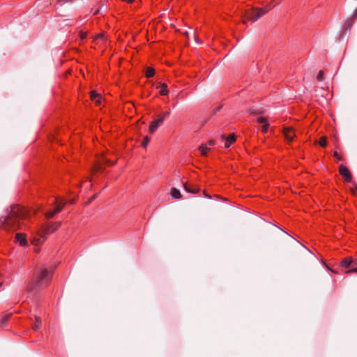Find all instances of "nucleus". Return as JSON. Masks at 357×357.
Here are the masks:
<instances>
[{"mask_svg":"<svg viewBox=\"0 0 357 357\" xmlns=\"http://www.w3.org/2000/svg\"><path fill=\"white\" fill-rule=\"evenodd\" d=\"M353 263H354V261L351 258H344L340 262V265L342 267L347 268H349L352 265Z\"/></svg>","mask_w":357,"mask_h":357,"instance_id":"13","label":"nucleus"},{"mask_svg":"<svg viewBox=\"0 0 357 357\" xmlns=\"http://www.w3.org/2000/svg\"><path fill=\"white\" fill-rule=\"evenodd\" d=\"M333 156L339 161L343 160V158L337 151L333 153Z\"/></svg>","mask_w":357,"mask_h":357,"instance_id":"25","label":"nucleus"},{"mask_svg":"<svg viewBox=\"0 0 357 357\" xmlns=\"http://www.w3.org/2000/svg\"><path fill=\"white\" fill-rule=\"evenodd\" d=\"M354 20H355L354 19V17H351L350 18H349L343 26V31L345 32L349 31L353 25Z\"/></svg>","mask_w":357,"mask_h":357,"instance_id":"12","label":"nucleus"},{"mask_svg":"<svg viewBox=\"0 0 357 357\" xmlns=\"http://www.w3.org/2000/svg\"><path fill=\"white\" fill-rule=\"evenodd\" d=\"M98 197V194H95L91 198V199L89 200V202H91V201H93V199H96Z\"/></svg>","mask_w":357,"mask_h":357,"instance_id":"31","label":"nucleus"},{"mask_svg":"<svg viewBox=\"0 0 357 357\" xmlns=\"http://www.w3.org/2000/svg\"><path fill=\"white\" fill-rule=\"evenodd\" d=\"M91 97L92 100H93L96 102H99V100H96V98H98V99H100V97H99L98 94H97L96 92L93 91L91 93Z\"/></svg>","mask_w":357,"mask_h":357,"instance_id":"23","label":"nucleus"},{"mask_svg":"<svg viewBox=\"0 0 357 357\" xmlns=\"http://www.w3.org/2000/svg\"><path fill=\"white\" fill-rule=\"evenodd\" d=\"M61 225V222H50L47 223L45 226L43 227L39 232V236L43 238V241H45L47 236L50 234L58 229Z\"/></svg>","mask_w":357,"mask_h":357,"instance_id":"5","label":"nucleus"},{"mask_svg":"<svg viewBox=\"0 0 357 357\" xmlns=\"http://www.w3.org/2000/svg\"><path fill=\"white\" fill-rule=\"evenodd\" d=\"M283 135L287 143H291L294 141L296 134L291 128L286 127L283 130Z\"/></svg>","mask_w":357,"mask_h":357,"instance_id":"8","label":"nucleus"},{"mask_svg":"<svg viewBox=\"0 0 357 357\" xmlns=\"http://www.w3.org/2000/svg\"><path fill=\"white\" fill-rule=\"evenodd\" d=\"M231 145V144H230L229 142H228L226 140H225V147L226 149L229 148Z\"/></svg>","mask_w":357,"mask_h":357,"instance_id":"30","label":"nucleus"},{"mask_svg":"<svg viewBox=\"0 0 357 357\" xmlns=\"http://www.w3.org/2000/svg\"><path fill=\"white\" fill-rule=\"evenodd\" d=\"M75 0H56V1L60 5H63L66 3H72Z\"/></svg>","mask_w":357,"mask_h":357,"instance_id":"22","label":"nucleus"},{"mask_svg":"<svg viewBox=\"0 0 357 357\" xmlns=\"http://www.w3.org/2000/svg\"><path fill=\"white\" fill-rule=\"evenodd\" d=\"M349 272H357V268L350 270Z\"/></svg>","mask_w":357,"mask_h":357,"instance_id":"34","label":"nucleus"},{"mask_svg":"<svg viewBox=\"0 0 357 357\" xmlns=\"http://www.w3.org/2000/svg\"><path fill=\"white\" fill-rule=\"evenodd\" d=\"M52 272L46 268H40L33 282L28 286L29 291H38L40 289L46 287L50 282Z\"/></svg>","mask_w":357,"mask_h":357,"instance_id":"2","label":"nucleus"},{"mask_svg":"<svg viewBox=\"0 0 357 357\" xmlns=\"http://www.w3.org/2000/svg\"><path fill=\"white\" fill-rule=\"evenodd\" d=\"M268 126H269V124L268 123H264L261 127V131L263 132H266L268 129Z\"/></svg>","mask_w":357,"mask_h":357,"instance_id":"27","label":"nucleus"},{"mask_svg":"<svg viewBox=\"0 0 357 357\" xmlns=\"http://www.w3.org/2000/svg\"><path fill=\"white\" fill-rule=\"evenodd\" d=\"M324 78V72L320 70L317 76V79L319 82H321Z\"/></svg>","mask_w":357,"mask_h":357,"instance_id":"24","label":"nucleus"},{"mask_svg":"<svg viewBox=\"0 0 357 357\" xmlns=\"http://www.w3.org/2000/svg\"><path fill=\"white\" fill-rule=\"evenodd\" d=\"M80 36L82 38H84L86 37V33L82 31L80 33Z\"/></svg>","mask_w":357,"mask_h":357,"instance_id":"33","label":"nucleus"},{"mask_svg":"<svg viewBox=\"0 0 357 357\" xmlns=\"http://www.w3.org/2000/svg\"><path fill=\"white\" fill-rule=\"evenodd\" d=\"M54 207L52 210L45 212V216L47 219H51L54 218V216L59 213L63 208L65 205L66 204V202L65 199L56 197L54 198Z\"/></svg>","mask_w":357,"mask_h":357,"instance_id":"4","label":"nucleus"},{"mask_svg":"<svg viewBox=\"0 0 357 357\" xmlns=\"http://www.w3.org/2000/svg\"><path fill=\"white\" fill-rule=\"evenodd\" d=\"M157 88H161L160 91V95L167 96L169 94V90L167 89V84L166 83L159 82Z\"/></svg>","mask_w":357,"mask_h":357,"instance_id":"11","label":"nucleus"},{"mask_svg":"<svg viewBox=\"0 0 357 357\" xmlns=\"http://www.w3.org/2000/svg\"><path fill=\"white\" fill-rule=\"evenodd\" d=\"M170 112H165L162 114L160 115L155 120L153 121L149 126V132L153 133L156 131L158 128L163 123L165 118L169 116Z\"/></svg>","mask_w":357,"mask_h":357,"instance_id":"6","label":"nucleus"},{"mask_svg":"<svg viewBox=\"0 0 357 357\" xmlns=\"http://www.w3.org/2000/svg\"><path fill=\"white\" fill-rule=\"evenodd\" d=\"M15 241L17 242L21 246H26L28 245V242L26 238V236L22 233H17L15 235Z\"/></svg>","mask_w":357,"mask_h":357,"instance_id":"9","label":"nucleus"},{"mask_svg":"<svg viewBox=\"0 0 357 357\" xmlns=\"http://www.w3.org/2000/svg\"><path fill=\"white\" fill-rule=\"evenodd\" d=\"M184 189L186 192L192 193V194H196L199 192V189L194 185H189L186 183L183 184Z\"/></svg>","mask_w":357,"mask_h":357,"instance_id":"10","label":"nucleus"},{"mask_svg":"<svg viewBox=\"0 0 357 357\" xmlns=\"http://www.w3.org/2000/svg\"><path fill=\"white\" fill-rule=\"evenodd\" d=\"M26 215V211L23 206H11L8 214L0 218V227L9 231L20 229Z\"/></svg>","mask_w":357,"mask_h":357,"instance_id":"1","label":"nucleus"},{"mask_svg":"<svg viewBox=\"0 0 357 357\" xmlns=\"http://www.w3.org/2000/svg\"><path fill=\"white\" fill-rule=\"evenodd\" d=\"M206 144H207V146H208V147H210V146H214V145L215 144V141H214V140L211 139V140H208V141L206 143Z\"/></svg>","mask_w":357,"mask_h":357,"instance_id":"28","label":"nucleus"},{"mask_svg":"<svg viewBox=\"0 0 357 357\" xmlns=\"http://www.w3.org/2000/svg\"><path fill=\"white\" fill-rule=\"evenodd\" d=\"M257 121L258 123H264V124L266 123H268L266 119L264 117H263V116L258 117Z\"/></svg>","mask_w":357,"mask_h":357,"instance_id":"26","label":"nucleus"},{"mask_svg":"<svg viewBox=\"0 0 357 357\" xmlns=\"http://www.w3.org/2000/svg\"><path fill=\"white\" fill-rule=\"evenodd\" d=\"M105 38V35L103 33H99L96 36V40L101 39L103 40Z\"/></svg>","mask_w":357,"mask_h":357,"instance_id":"29","label":"nucleus"},{"mask_svg":"<svg viewBox=\"0 0 357 357\" xmlns=\"http://www.w3.org/2000/svg\"><path fill=\"white\" fill-rule=\"evenodd\" d=\"M210 148L206 144H202L200 145L199 150L200 151L202 155L206 156L207 155L208 151Z\"/></svg>","mask_w":357,"mask_h":357,"instance_id":"14","label":"nucleus"},{"mask_svg":"<svg viewBox=\"0 0 357 357\" xmlns=\"http://www.w3.org/2000/svg\"><path fill=\"white\" fill-rule=\"evenodd\" d=\"M327 139L326 138H321L319 140V145L321 147H326L327 146Z\"/></svg>","mask_w":357,"mask_h":357,"instance_id":"20","label":"nucleus"},{"mask_svg":"<svg viewBox=\"0 0 357 357\" xmlns=\"http://www.w3.org/2000/svg\"><path fill=\"white\" fill-rule=\"evenodd\" d=\"M145 75L147 78L153 77L155 75V69L149 67L146 69Z\"/></svg>","mask_w":357,"mask_h":357,"instance_id":"16","label":"nucleus"},{"mask_svg":"<svg viewBox=\"0 0 357 357\" xmlns=\"http://www.w3.org/2000/svg\"><path fill=\"white\" fill-rule=\"evenodd\" d=\"M222 138L232 144L236 141V137L234 134H230L226 138H225V135H222Z\"/></svg>","mask_w":357,"mask_h":357,"instance_id":"18","label":"nucleus"},{"mask_svg":"<svg viewBox=\"0 0 357 357\" xmlns=\"http://www.w3.org/2000/svg\"><path fill=\"white\" fill-rule=\"evenodd\" d=\"M206 197H208V198H211V197L208 195H206Z\"/></svg>","mask_w":357,"mask_h":357,"instance_id":"35","label":"nucleus"},{"mask_svg":"<svg viewBox=\"0 0 357 357\" xmlns=\"http://www.w3.org/2000/svg\"><path fill=\"white\" fill-rule=\"evenodd\" d=\"M41 324H42L41 319L40 317H36V323L33 326V329L34 331L39 330Z\"/></svg>","mask_w":357,"mask_h":357,"instance_id":"19","label":"nucleus"},{"mask_svg":"<svg viewBox=\"0 0 357 357\" xmlns=\"http://www.w3.org/2000/svg\"><path fill=\"white\" fill-rule=\"evenodd\" d=\"M355 20L357 17V9L355 10L354 15L351 16Z\"/></svg>","mask_w":357,"mask_h":357,"instance_id":"32","label":"nucleus"},{"mask_svg":"<svg viewBox=\"0 0 357 357\" xmlns=\"http://www.w3.org/2000/svg\"><path fill=\"white\" fill-rule=\"evenodd\" d=\"M269 9L250 8L245 11V17L248 20L255 22L266 14Z\"/></svg>","mask_w":357,"mask_h":357,"instance_id":"3","label":"nucleus"},{"mask_svg":"<svg viewBox=\"0 0 357 357\" xmlns=\"http://www.w3.org/2000/svg\"><path fill=\"white\" fill-rule=\"evenodd\" d=\"M171 195L174 199H178V198L181 197V194L179 190H178L175 188H172Z\"/></svg>","mask_w":357,"mask_h":357,"instance_id":"15","label":"nucleus"},{"mask_svg":"<svg viewBox=\"0 0 357 357\" xmlns=\"http://www.w3.org/2000/svg\"><path fill=\"white\" fill-rule=\"evenodd\" d=\"M340 174L344 178V180L347 183H350L352 180V176L349 169L344 165L339 166Z\"/></svg>","mask_w":357,"mask_h":357,"instance_id":"7","label":"nucleus"},{"mask_svg":"<svg viewBox=\"0 0 357 357\" xmlns=\"http://www.w3.org/2000/svg\"><path fill=\"white\" fill-rule=\"evenodd\" d=\"M149 140H150V139H149V137H144V139H143V141H142V147L146 148V146H147V144H149Z\"/></svg>","mask_w":357,"mask_h":357,"instance_id":"21","label":"nucleus"},{"mask_svg":"<svg viewBox=\"0 0 357 357\" xmlns=\"http://www.w3.org/2000/svg\"><path fill=\"white\" fill-rule=\"evenodd\" d=\"M11 314H7L0 318V326L3 327L5 324L9 320Z\"/></svg>","mask_w":357,"mask_h":357,"instance_id":"17","label":"nucleus"}]
</instances>
